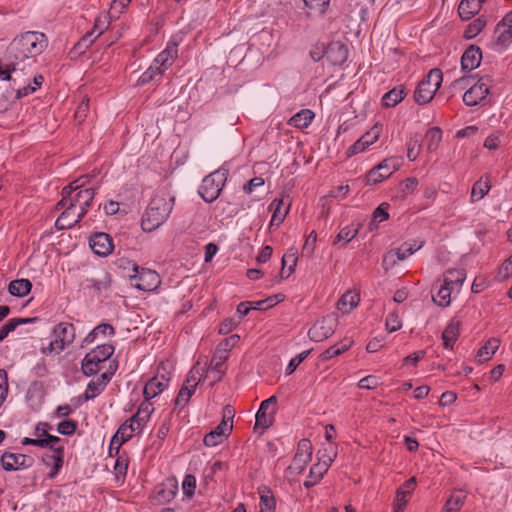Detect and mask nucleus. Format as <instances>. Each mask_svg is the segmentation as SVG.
I'll use <instances>...</instances> for the list:
<instances>
[{
    "label": "nucleus",
    "instance_id": "nucleus-59",
    "mask_svg": "<svg viewBox=\"0 0 512 512\" xmlns=\"http://www.w3.org/2000/svg\"><path fill=\"white\" fill-rule=\"evenodd\" d=\"M295 456L310 458L312 457V444L308 439H302L297 446Z\"/></svg>",
    "mask_w": 512,
    "mask_h": 512
},
{
    "label": "nucleus",
    "instance_id": "nucleus-51",
    "mask_svg": "<svg viewBox=\"0 0 512 512\" xmlns=\"http://www.w3.org/2000/svg\"><path fill=\"white\" fill-rule=\"evenodd\" d=\"M196 489V478L192 474H187L184 477L183 483H182V490L183 494L188 498L191 499L195 493Z\"/></svg>",
    "mask_w": 512,
    "mask_h": 512
},
{
    "label": "nucleus",
    "instance_id": "nucleus-16",
    "mask_svg": "<svg viewBox=\"0 0 512 512\" xmlns=\"http://www.w3.org/2000/svg\"><path fill=\"white\" fill-rule=\"evenodd\" d=\"M89 244L93 252L99 256L109 255L114 248L111 236L104 232H97L92 235Z\"/></svg>",
    "mask_w": 512,
    "mask_h": 512
},
{
    "label": "nucleus",
    "instance_id": "nucleus-12",
    "mask_svg": "<svg viewBox=\"0 0 512 512\" xmlns=\"http://www.w3.org/2000/svg\"><path fill=\"white\" fill-rule=\"evenodd\" d=\"M57 208L64 209L55 222L56 227L60 230L72 228L85 216V211L75 209V205L72 202L67 203L65 206H57Z\"/></svg>",
    "mask_w": 512,
    "mask_h": 512
},
{
    "label": "nucleus",
    "instance_id": "nucleus-60",
    "mask_svg": "<svg viewBox=\"0 0 512 512\" xmlns=\"http://www.w3.org/2000/svg\"><path fill=\"white\" fill-rule=\"evenodd\" d=\"M386 329L389 332H395L399 330L402 326L401 320L396 312H391L388 314L386 318Z\"/></svg>",
    "mask_w": 512,
    "mask_h": 512
},
{
    "label": "nucleus",
    "instance_id": "nucleus-34",
    "mask_svg": "<svg viewBox=\"0 0 512 512\" xmlns=\"http://www.w3.org/2000/svg\"><path fill=\"white\" fill-rule=\"evenodd\" d=\"M359 295L351 292L344 293L337 303V308L342 313L347 314L351 312L359 303Z\"/></svg>",
    "mask_w": 512,
    "mask_h": 512
},
{
    "label": "nucleus",
    "instance_id": "nucleus-31",
    "mask_svg": "<svg viewBox=\"0 0 512 512\" xmlns=\"http://www.w3.org/2000/svg\"><path fill=\"white\" fill-rule=\"evenodd\" d=\"M315 114L309 109H303L292 116L288 124L295 128L304 129L307 128L312 120L314 119Z\"/></svg>",
    "mask_w": 512,
    "mask_h": 512
},
{
    "label": "nucleus",
    "instance_id": "nucleus-9",
    "mask_svg": "<svg viewBox=\"0 0 512 512\" xmlns=\"http://www.w3.org/2000/svg\"><path fill=\"white\" fill-rule=\"evenodd\" d=\"M338 324L336 314H328L318 320L308 331V337L314 342H321L334 334Z\"/></svg>",
    "mask_w": 512,
    "mask_h": 512
},
{
    "label": "nucleus",
    "instance_id": "nucleus-42",
    "mask_svg": "<svg viewBox=\"0 0 512 512\" xmlns=\"http://www.w3.org/2000/svg\"><path fill=\"white\" fill-rule=\"evenodd\" d=\"M114 335L115 329L111 324L102 323L96 326L84 339L85 344H90L95 341L98 335Z\"/></svg>",
    "mask_w": 512,
    "mask_h": 512
},
{
    "label": "nucleus",
    "instance_id": "nucleus-58",
    "mask_svg": "<svg viewBox=\"0 0 512 512\" xmlns=\"http://www.w3.org/2000/svg\"><path fill=\"white\" fill-rule=\"evenodd\" d=\"M381 130V126L374 125L368 132L361 136V138L366 143V145L370 146L379 139Z\"/></svg>",
    "mask_w": 512,
    "mask_h": 512
},
{
    "label": "nucleus",
    "instance_id": "nucleus-22",
    "mask_svg": "<svg viewBox=\"0 0 512 512\" xmlns=\"http://www.w3.org/2000/svg\"><path fill=\"white\" fill-rule=\"evenodd\" d=\"M461 321L454 317L450 320L442 332L443 345L446 349H452L460 334Z\"/></svg>",
    "mask_w": 512,
    "mask_h": 512
},
{
    "label": "nucleus",
    "instance_id": "nucleus-50",
    "mask_svg": "<svg viewBox=\"0 0 512 512\" xmlns=\"http://www.w3.org/2000/svg\"><path fill=\"white\" fill-rule=\"evenodd\" d=\"M310 461H311L310 458L294 456L292 463L288 467L287 471L290 474H295V475L301 474L305 470L308 462H310Z\"/></svg>",
    "mask_w": 512,
    "mask_h": 512
},
{
    "label": "nucleus",
    "instance_id": "nucleus-19",
    "mask_svg": "<svg viewBox=\"0 0 512 512\" xmlns=\"http://www.w3.org/2000/svg\"><path fill=\"white\" fill-rule=\"evenodd\" d=\"M42 461L47 467H51L48 474L49 478H54L60 471L64 463V448H57L50 453L42 456Z\"/></svg>",
    "mask_w": 512,
    "mask_h": 512
},
{
    "label": "nucleus",
    "instance_id": "nucleus-35",
    "mask_svg": "<svg viewBox=\"0 0 512 512\" xmlns=\"http://www.w3.org/2000/svg\"><path fill=\"white\" fill-rule=\"evenodd\" d=\"M491 184L488 177H481L473 184L471 190V201H478L482 199L490 190Z\"/></svg>",
    "mask_w": 512,
    "mask_h": 512
},
{
    "label": "nucleus",
    "instance_id": "nucleus-64",
    "mask_svg": "<svg viewBox=\"0 0 512 512\" xmlns=\"http://www.w3.org/2000/svg\"><path fill=\"white\" fill-rule=\"evenodd\" d=\"M485 23L481 19H476L473 23H471L466 31H465V37L466 38H472L479 34L482 29L484 28Z\"/></svg>",
    "mask_w": 512,
    "mask_h": 512
},
{
    "label": "nucleus",
    "instance_id": "nucleus-41",
    "mask_svg": "<svg viewBox=\"0 0 512 512\" xmlns=\"http://www.w3.org/2000/svg\"><path fill=\"white\" fill-rule=\"evenodd\" d=\"M442 140V131L438 127L430 128L425 134V141L427 150L430 152L435 151Z\"/></svg>",
    "mask_w": 512,
    "mask_h": 512
},
{
    "label": "nucleus",
    "instance_id": "nucleus-26",
    "mask_svg": "<svg viewBox=\"0 0 512 512\" xmlns=\"http://www.w3.org/2000/svg\"><path fill=\"white\" fill-rule=\"evenodd\" d=\"M95 196L94 188H86L79 190L74 197L70 200L75 205V209L78 211L84 210L87 213V208L91 205Z\"/></svg>",
    "mask_w": 512,
    "mask_h": 512
},
{
    "label": "nucleus",
    "instance_id": "nucleus-21",
    "mask_svg": "<svg viewBox=\"0 0 512 512\" xmlns=\"http://www.w3.org/2000/svg\"><path fill=\"white\" fill-rule=\"evenodd\" d=\"M482 52L479 47L470 45L461 57V67L464 71L476 69L481 62Z\"/></svg>",
    "mask_w": 512,
    "mask_h": 512
},
{
    "label": "nucleus",
    "instance_id": "nucleus-56",
    "mask_svg": "<svg viewBox=\"0 0 512 512\" xmlns=\"http://www.w3.org/2000/svg\"><path fill=\"white\" fill-rule=\"evenodd\" d=\"M310 354V350H306L292 358L287 365L286 368V374L291 375L297 367L307 358V356Z\"/></svg>",
    "mask_w": 512,
    "mask_h": 512
},
{
    "label": "nucleus",
    "instance_id": "nucleus-13",
    "mask_svg": "<svg viewBox=\"0 0 512 512\" xmlns=\"http://www.w3.org/2000/svg\"><path fill=\"white\" fill-rule=\"evenodd\" d=\"M34 464V458L20 453L4 452L1 456V465L6 471H16L30 468Z\"/></svg>",
    "mask_w": 512,
    "mask_h": 512
},
{
    "label": "nucleus",
    "instance_id": "nucleus-10",
    "mask_svg": "<svg viewBox=\"0 0 512 512\" xmlns=\"http://www.w3.org/2000/svg\"><path fill=\"white\" fill-rule=\"evenodd\" d=\"M399 164L394 159H385L372 168L366 175V184L374 185L389 178L398 170Z\"/></svg>",
    "mask_w": 512,
    "mask_h": 512
},
{
    "label": "nucleus",
    "instance_id": "nucleus-6",
    "mask_svg": "<svg viewBox=\"0 0 512 512\" xmlns=\"http://www.w3.org/2000/svg\"><path fill=\"white\" fill-rule=\"evenodd\" d=\"M234 409L227 405L223 409V419L221 423L211 432L205 435L204 444L208 447H214L221 444L232 432Z\"/></svg>",
    "mask_w": 512,
    "mask_h": 512
},
{
    "label": "nucleus",
    "instance_id": "nucleus-62",
    "mask_svg": "<svg viewBox=\"0 0 512 512\" xmlns=\"http://www.w3.org/2000/svg\"><path fill=\"white\" fill-rule=\"evenodd\" d=\"M409 497H410V490H403V487H400L396 492V497H395L393 506L401 507V508L405 509Z\"/></svg>",
    "mask_w": 512,
    "mask_h": 512
},
{
    "label": "nucleus",
    "instance_id": "nucleus-28",
    "mask_svg": "<svg viewBox=\"0 0 512 512\" xmlns=\"http://www.w3.org/2000/svg\"><path fill=\"white\" fill-rule=\"evenodd\" d=\"M482 0H462L458 6V14L463 20H470L481 9Z\"/></svg>",
    "mask_w": 512,
    "mask_h": 512
},
{
    "label": "nucleus",
    "instance_id": "nucleus-14",
    "mask_svg": "<svg viewBox=\"0 0 512 512\" xmlns=\"http://www.w3.org/2000/svg\"><path fill=\"white\" fill-rule=\"evenodd\" d=\"M277 404V397L271 396L268 399L262 401L257 413H256V422L255 429L260 428L262 430H266L269 428L274 421L273 413H268V409L273 406V412L275 411L274 407Z\"/></svg>",
    "mask_w": 512,
    "mask_h": 512
},
{
    "label": "nucleus",
    "instance_id": "nucleus-1",
    "mask_svg": "<svg viewBox=\"0 0 512 512\" xmlns=\"http://www.w3.org/2000/svg\"><path fill=\"white\" fill-rule=\"evenodd\" d=\"M44 33L28 31L15 37L0 58V80H13L26 69L25 61L40 55L47 47Z\"/></svg>",
    "mask_w": 512,
    "mask_h": 512
},
{
    "label": "nucleus",
    "instance_id": "nucleus-47",
    "mask_svg": "<svg viewBox=\"0 0 512 512\" xmlns=\"http://www.w3.org/2000/svg\"><path fill=\"white\" fill-rule=\"evenodd\" d=\"M98 23L99 20H96L94 28L90 32L86 33L76 44L78 49L89 47L95 41V39L102 34L103 31L98 29Z\"/></svg>",
    "mask_w": 512,
    "mask_h": 512
},
{
    "label": "nucleus",
    "instance_id": "nucleus-7",
    "mask_svg": "<svg viewBox=\"0 0 512 512\" xmlns=\"http://www.w3.org/2000/svg\"><path fill=\"white\" fill-rule=\"evenodd\" d=\"M114 353V346L111 344L98 345L91 352L87 353L82 360V371L85 375L96 374L100 368L99 364L108 360Z\"/></svg>",
    "mask_w": 512,
    "mask_h": 512
},
{
    "label": "nucleus",
    "instance_id": "nucleus-40",
    "mask_svg": "<svg viewBox=\"0 0 512 512\" xmlns=\"http://www.w3.org/2000/svg\"><path fill=\"white\" fill-rule=\"evenodd\" d=\"M297 264V257L295 252L285 253L282 257V269L280 276L283 279L288 278L295 270Z\"/></svg>",
    "mask_w": 512,
    "mask_h": 512
},
{
    "label": "nucleus",
    "instance_id": "nucleus-49",
    "mask_svg": "<svg viewBox=\"0 0 512 512\" xmlns=\"http://www.w3.org/2000/svg\"><path fill=\"white\" fill-rule=\"evenodd\" d=\"M164 72H163V69H160V66H156L154 63L139 77L138 79V84L139 85H144V84H147L149 82H151L152 80H154V78L157 76V75H162Z\"/></svg>",
    "mask_w": 512,
    "mask_h": 512
},
{
    "label": "nucleus",
    "instance_id": "nucleus-5",
    "mask_svg": "<svg viewBox=\"0 0 512 512\" xmlns=\"http://www.w3.org/2000/svg\"><path fill=\"white\" fill-rule=\"evenodd\" d=\"M133 275H130L131 285L142 291H154L160 284L161 279L159 274L151 269L138 266L136 263L132 264Z\"/></svg>",
    "mask_w": 512,
    "mask_h": 512
},
{
    "label": "nucleus",
    "instance_id": "nucleus-30",
    "mask_svg": "<svg viewBox=\"0 0 512 512\" xmlns=\"http://www.w3.org/2000/svg\"><path fill=\"white\" fill-rule=\"evenodd\" d=\"M500 346V340L497 338H490L486 343L478 350L477 360L480 363L486 362L492 358L495 352Z\"/></svg>",
    "mask_w": 512,
    "mask_h": 512
},
{
    "label": "nucleus",
    "instance_id": "nucleus-29",
    "mask_svg": "<svg viewBox=\"0 0 512 512\" xmlns=\"http://www.w3.org/2000/svg\"><path fill=\"white\" fill-rule=\"evenodd\" d=\"M498 33V41L501 43L510 42L512 40V11L506 14L502 21L496 27Z\"/></svg>",
    "mask_w": 512,
    "mask_h": 512
},
{
    "label": "nucleus",
    "instance_id": "nucleus-44",
    "mask_svg": "<svg viewBox=\"0 0 512 512\" xmlns=\"http://www.w3.org/2000/svg\"><path fill=\"white\" fill-rule=\"evenodd\" d=\"M452 287L449 285H446V283L443 282L441 287L439 288L436 297H433V301L441 307H447L449 306L451 302V291Z\"/></svg>",
    "mask_w": 512,
    "mask_h": 512
},
{
    "label": "nucleus",
    "instance_id": "nucleus-46",
    "mask_svg": "<svg viewBox=\"0 0 512 512\" xmlns=\"http://www.w3.org/2000/svg\"><path fill=\"white\" fill-rule=\"evenodd\" d=\"M358 232H359L358 228L354 227L353 225L343 227L337 234L333 244L337 245L341 241H344L343 245H345L348 242H350L352 239H354L357 236Z\"/></svg>",
    "mask_w": 512,
    "mask_h": 512
},
{
    "label": "nucleus",
    "instance_id": "nucleus-57",
    "mask_svg": "<svg viewBox=\"0 0 512 512\" xmlns=\"http://www.w3.org/2000/svg\"><path fill=\"white\" fill-rule=\"evenodd\" d=\"M9 391L8 377L4 370H0V408L3 406Z\"/></svg>",
    "mask_w": 512,
    "mask_h": 512
},
{
    "label": "nucleus",
    "instance_id": "nucleus-27",
    "mask_svg": "<svg viewBox=\"0 0 512 512\" xmlns=\"http://www.w3.org/2000/svg\"><path fill=\"white\" fill-rule=\"evenodd\" d=\"M407 95L405 86L400 85L386 92L382 97V106L392 108L399 104Z\"/></svg>",
    "mask_w": 512,
    "mask_h": 512
},
{
    "label": "nucleus",
    "instance_id": "nucleus-63",
    "mask_svg": "<svg viewBox=\"0 0 512 512\" xmlns=\"http://www.w3.org/2000/svg\"><path fill=\"white\" fill-rule=\"evenodd\" d=\"M378 385L379 379L373 375L366 376L358 382V387L360 389L373 390L376 389Z\"/></svg>",
    "mask_w": 512,
    "mask_h": 512
},
{
    "label": "nucleus",
    "instance_id": "nucleus-8",
    "mask_svg": "<svg viewBox=\"0 0 512 512\" xmlns=\"http://www.w3.org/2000/svg\"><path fill=\"white\" fill-rule=\"evenodd\" d=\"M226 174L222 171H215L207 175L199 188V194L205 202L211 203L216 200L225 184Z\"/></svg>",
    "mask_w": 512,
    "mask_h": 512
},
{
    "label": "nucleus",
    "instance_id": "nucleus-23",
    "mask_svg": "<svg viewBox=\"0 0 512 512\" xmlns=\"http://www.w3.org/2000/svg\"><path fill=\"white\" fill-rule=\"evenodd\" d=\"M168 380L164 374L151 378L144 387L143 394L145 399L149 400L160 394L167 386Z\"/></svg>",
    "mask_w": 512,
    "mask_h": 512
},
{
    "label": "nucleus",
    "instance_id": "nucleus-39",
    "mask_svg": "<svg viewBox=\"0 0 512 512\" xmlns=\"http://www.w3.org/2000/svg\"><path fill=\"white\" fill-rule=\"evenodd\" d=\"M466 279L464 269H449L444 274L443 282L453 288V285L462 286Z\"/></svg>",
    "mask_w": 512,
    "mask_h": 512
},
{
    "label": "nucleus",
    "instance_id": "nucleus-53",
    "mask_svg": "<svg viewBox=\"0 0 512 512\" xmlns=\"http://www.w3.org/2000/svg\"><path fill=\"white\" fill-rule=\"evenodd\" d=\"M348 347H349L348 344H342L341 346L333 345V346L329 347L328 349H326L320 355V358L324 361L330 360L331 358L336 357V356L342 354L343 352H345L348 349Z\"/></svg>",
    "mask_w": 512,
    "mask_h": 512
},
{
    "label": "nucleus",
    "instance_id": "nucleus-2",
    "mask_svg": "<svg viewBox=\"0 0 512 512\" xmlns=\"http://www.w3.org/2000/svg\"><path fill=\"white\" fill-rule=\"evenodd\" d=\"M174 206V197L167 194H156L149 202L142 216L141 226L144 231H154L169 217Z\"/></svg>",
    "mask_w": 512,
    "mask_h": 512
},
{
    "label": "nucleus",
    "instance_id": "nucleus-3",
    "mask_svg": "<svg viewBox=\"0 0 512 512\" xmlns=\"http://www.w3.org/2000/svg\"><path fill=\"white\" fill-rule=\"evenodd\" d=\"M443 81L442 71L438 68L431 69L418 83L414 91V100L419 105L429 103L435 96Z\"/></svg>",
    "mask_w": 512,
    "mask_h": 512
},
{
    "label": "nucleus",
    "instance_id": "nucleus-33",
    "mask_svg": "<svg viewBox=\"0 0 512 512\" xmlns=\"http://www.w3.org/2000/svg\"><path fill=\"white\" fill-rule=\"evenodd\" d=\"M32 288V283L28 279H17L9 283L8 291L16 297L26 296Z\"/></svg>",
    "mask_w": 512,
    "mask_h": 512
},
{
    "label": "nucleus",
    "instance_id": "nucleus-25",
    "mask_svg": "<svg viewBox=\"0 0 512 512\" xmlns=\"http://www.w3.org/2000/svg\"><path fill=\"white\" fill-rule=\"evenodd\" d=\"M153 411V408L151 404L143 403L136 414H134L130 419L127 421L132 424V426L135 428L137 432L141 431L142 428L146 425V423L149 421L151 413Z\"/></svg>",
    "mask_w": 512,
    "mask_h": 512
},
{
    "label": "nucleus",
    "instance_id": "nucleus-32",
    "mask_svg": "<svg viewBox=\"0 0 512 512\" xmlns=\"http://www.w3.org/2000/svg\"><path fill=\"white\" fill-rule=\"evenodd\" d=\"M24 75V71L22 74L18 75L16 83L13 80H9L11 82L10 87L16 92L17 99L28 96L36 90V87L31 86L30 83H26L27 81L24 79Z\"/></svg>",
    "mask_w": 512,
    "mask_h": 512
},
{
    "label": "nucleus",
    "instance_id": "nucleus-20",
    "mask_svg": "<svg viewBox=\"0 0 512 512\" xmlns=\"http://www.w3.org/2000/svg\"><path fill=\"white\" fill-rule=\"evenodd\" d=\"M178 56V44L169 42L166 48L155 58L154 64L160 66L163 72L168 69Z\"/></svg>",
    "mask_w": 512,
    "mask_h": 512
},
{
    "label": "nucleus",
    "instance_id": "nucleus-55",
    "mask_svg": "<svg viewBox=\"0 0 512 512\" xmlns=\"http://www.w3.org/2000/svg\"><path fill=\"white\" fill-rule=\"evenodd\" d=\"M77 429V422L74 420H64L57 426V431L65 436H70L75 433Z\"/></svg>",
    "mask_w": 512,
    "mask_h": 512
},
{
    "label": "nucleus",
    "instance_id": "nucleus-61",
    "mask_svg": "<svg viewBox=\"0 0 512 512\" xmlns=\"http://www.w3.org/2000/svg\"><path fill=\"white\" fill-rule=\"evenodd\" d=\"M76 190H78V187L76 184H73V182H71L69 185L65 186L62 189V193H61L62 199L57 203V206L67 205V203H69L70 200L72 199V193Z\"/></svg>",
    "mask_w": 512,
    "mask_h": 512
},
{
    "label": "nucleus",
    "instance_id": "nucleus-36",
    "mask_svg": "<svg viewBox=\"0 0 512 512\" xmlns=\"http://www.w3.org/2000/svg\"><path fill=\"white\" fill-rule=\"evenodd\" d=\"M228 358V355L226 354V348L223 351L217 350L216 353L213 355L211 362H210V370H213L218 373L217 381H220L222 378V375L224 374V364Z\"/></svg>",
    "mask_w": 512,
    "mask_h": 512
},
{
    "label": "nucleus",
    "instance_id": "nucleus-43",
    "mask_svg": "<svg viewBox=\"0 0 512 512\" xmlns=\"http://www.w3.org/2000/svg\"><path fill=\"white\" fill-rule=\"evenodd\" d=\"M422 246L423 241L419 243L416 240H414L413 242H404L398 249H396L397 259L400 261L405 260L414 252L418 251Z\"/></svg>",
    "mask_w": 512,
    "mask_h": 512
},
{
    "label": "nucleus",
    "instance_id": "nucleus-38",
    "mask_svg": "<svg viewBox=\"0 0 512 512\" xmlns=\"http://www.w3.org/2000/svg\"><path fill=\"white\" fill-rule=\"evenodd\" d=\"M260 494V511L263 512H274L275 511V499L271 490L267 487L259 488Z\"/></svg>",
    "mask_w": 512,
    "mask_h": 512
},
{
    "label": "nucleus",
    "instance_id": "nucleus-54",
    "mask_svg": "<svg viewBox=\"0 0 512 512\" xmlns=\"http://www.w3.org/2000/svg\"><path fill=\"white\" fill-rule=\"evenodd\" d=\"M137 431L128 421H125L117 430L116 434L122 439L121 442L128 441Z\"/></svg>",
    "mask_w": 512,
    "mask_h": 512
},
{
    "label": "nucleus",
    "instance_id": "nucleus-15",
    "mask_svg": "<svg viewBox=\"0 0 512 512\" xmlns=\"http://www.w3.org/2000/svg\"><path fill=\"white\" fill-rule=\"evenodd\" d=\"M488 93V83L484 78H481L476 84H474L464 93L463 102L467 106H475L485 100Z\"/></svg>",
    "mask_w": 512,
    "mask_h": 512
},
{
    "label": "nucleus",
    "instance_id": "nucleus-18",
    "mask_svg": "<svg viewBox=\"0 0 512 512\" xmlns=\"http://www.w3.org/2000/svg\"><path fill=\"white\" fill-rule=\"evenodd\" d=\"M198 383L199 379L190 373L184 381L181 389L179 390V393L175 399V405L184 407L189 402L191 396L194 394Z\"/></svg>",
    "mask_w": 512,
    "mask_h": 512
},
{
    "label": "nucleus",
    "instance_id": "nucleus-37",
    "mask_svg": "<svg viewBox=\"0 0 512 512\" xmlns=\"http://www.w3.org/2000/svg\"><path fill=\"white\" fill-rule=\"evenodd\" d=\"M36 320L37 318H12L8 320L0 328V342L3 341L9 333L13 332L19 325L34 322Z\"/></svg>",
    "mask_w": 512,
    "mask_h": 512
},
{
    "label": "nucleus",
    "instance_id": "nucleus-4",
    "mask_svg": "<svg viewBox=\"0 0 512 512\" xmlns=\"http://www.w3.org/2000/svg\"><path fill=\"white\" fill-rule=\"evenodd\" d=\"M53 335L54 340L41 350L45 355L60 353L70 345L75 339V327L71 323L61 322L54 327Z\"/></svg>",
    "mask_w": 512,
    "mask_h": 512
},
{
    "label": "nucleus",
    "instance_id": "nucleus-52",
    "mask_svg": "<svg viewBox=\"0 0 512 512\" xmlns=\"http://www.w3.org/2000/svg\"><path fill=\"white\" fill-rule=\"evenodd\" d=\"M104 390V382L90 381L85 391V399L92 400Z\"/></svg>",
    "mask_w": 512,
    "mask_h": 512
},
{
    "label": "nucleus",
    "instance_id": "nucleus-24",
    "mask_svg": "<svg viewBox=\"0 0 512 512\" xmlns=\"http://www.w3.org/2000/svg\"><path fill=\"white\" fill-rule=\"evenodd\" d=\"M326 56L333 65L340 66L346 62L348 58V49L344 44L340 42H334L328 46L326 50Z\"/></svg>",
    "mask_w": 512,
    "mask_h": 512
},
{
    "label": "nucleus",
    "instance_id": "nucleus-48",
    "mask_svg": "<svg viewBox=\"0 0 512 512\" xmlns=\"http://www.w3.org/2000/svg\"><path fill=\"white\" fill-rule=\"evenodd\" d=\"M305 6L312 12L323 16L329 7L330 0H303Z\"/></svg>",
    "mask_w": 512,
    "mask_h": 512
},
{
    "label": "nucleus",
    "instance_id": "nucleus-11",
    "mask_svg": "<svg viewBox=\"0 0 512 512\" xmlns=\"http://www.w3.org/2000/svg\"><path fill=\"white\" fill-rule=\"evenodd\" d=\"M178 492V483L175 478H167L164 482L154 488L152 495L153 503L163 505L172 501Z\"/></svg>",
    "mask_w": 512,
    "mask_h": 512
},
{
    "label": "nucleus",
    "instance_id": "nucleus-17",
    "mask_svg": "<svg viewBox=\"0 0 512 512\" xmlns=\"http://www.w3.org/2000/svg\"><path fill=\"white\" fill-rule=\"evenodd\" d=\"M336 455L337 453H334L333 456H327V460L318 462L311 467L308 479L304 482V486L306 488L313 487L323 478L324 474L328 471V468L336 458Z\"/></svg>",
    "mask_w": 512,
    "mask_h": 512
},
{
    "label": "nucleus",
    "instance_id": "nucleus-45",
    "mask_svg": "<svg viewBox=\"0 0 512 512\" xmlns=\"http://www.w3.org/2000/svg\"><path fill=\"white\" fill-rule=\"evenodd\" d=\"M283 205L282 199H275L270 204V209L273 210V215L271 219L270 225L279 226L285 219L288 209L285 210L284 213L281 212V206Z\"/></svg>",
    "mask_w": 512,
    "mask_h": 512
}]
</instances>
